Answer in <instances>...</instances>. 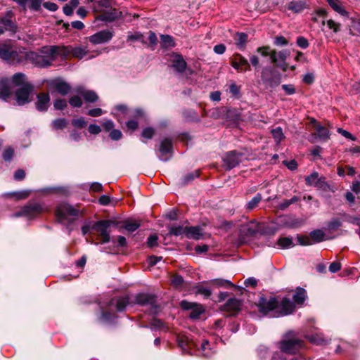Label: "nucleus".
Returning a JSON list of instances; mask_svg holds the SVG:
<instances>
[{
  "mask_svg": "<svg viewBox=\"0 0 360 360\" xmlns=\"http://www.w3.org/2000/svg\"><path fill=\"white\" fill-rule=\"evenodd\" d=\"M56 46L44 47L41 53L39 54L36 52L30 51L25 53V58L32 61L35 65L40 68H46L51 65L57 56H60L59 51H53Z\"/></svg>",
  "mask_w": 360,
  "mask_h": 360,
  "instance_id": "nucleus-1",
  "label": "nucleus"
},
{
  "mask_svg": "<svg viewBox=\"0 0 360 360\" xmlns=\"http://www.w3.org/2000/svg\"><path fill=\"white\" fill-rule=\"evenodd\" d=\"M295 309V305L288 297H283L278 302L271 297V316H286L292 314Z\"/></svg>",
  "mask_w": 360,
  "mask_h": 360,
  "instance_id": "nucleus-2",
  "label": "nucleus"
},
{
  "mask_svg": "<svg viewBox=\"0 0 360 360\" xmlns=\"http://www.w3.org/2000/svg\"><path fill=\"white\" fill-rule=\"evenodd\" d=\"M25 53L10 44H0V58L10 63H18L25 57Z\"/></svg>",
  "mask_w": 360,
  "mask_h": 360,
  "instance_id": "nucleus-3",
  "label": "nucleus"
},
{
  "mask_svg": "<svg viewBox=\"0 0 360 360\" xmlns=\"http://www.w3.org/2000/svg\"><path fill=\"white\" fill-rule=\"evenodd\" d=\"M77 214L78 211L66 203L59 205L56 211L57 220L60 223H70Z\"/></svg>",
  "mask_w": 360,
  "mask_h": 360,
  "instance_id": "nucleus-4",
  "label": "nucleus"
},
{
  "mask_svg": "<svg viewBox=\"0 0 360 360\" xmlns=\"http://www.w3.org/2000/svg\"><path fill=\"white\" fill-rule=\"evenodd\" d=\"M281 349L288 354H296L304 348V342L302 340L292 337L283 340L280 342Z\"/></svg>",
  "mask_w": 360,
  "mask_h": 360,
  "instance_id": "nucleus-5",
  "label": "nucleus"
},
{
  "mask_svg": "<svg viewBox=\"0 0 360 360\" xmlns=\"http://www.w3.org/2000/svg\"><path fill=\"white\" fill-rule=\"evenodd\" d=\"M250 63L256 68L260 65L270 63V49L269 46L259 47L257 49V55L250 58Z\"/></svg>",
  "mask_w": 360,
  "mask_h": 360,
  "instance_id": "nucleus-6",
  "label": "nucleus"
},
{
  "mask_svg": "<svg viewBox=\"0 0 360 360\" xmlns=\"http://www.w3.org/2000/svg\"><path fill=\"white\" fill-rule=\"evenodd\" d=\"M53 51H59L60 56L63 57H68L72 56L75 58L82 59L86 53L87 51L81 46H58L52 49Z\"/></svg>",
  "mask_w": 360,
  "mask_h": 360,
  "instance_id": "nucleus-7",
  "label": "nucleus"
},
{
  "mask_svg": "<svg viewBox=\"0 0 360 360\" xmlns=\"http://www.w3.org/2000/svg\"><path fill=\"white\" fill-rule=\"evenodd\" d=\"M112 221L109 220H101L96 222L92 229L98 233L102 243H106L110 241V233L108 229Z\"/></svg>",
  "mask_w": 360,
  "mask_h": 360,
  "instance_id": "nucleus-8",
  "label": "nucleus"
},
{
  "mask_svg": "<svg viewBox=\"0 0 360 360\" xmlns=\"http://www.w3.org/2000/svg\"><path fill=\"white\" fill-rule=\"evenodd\" d=\"M290 51L285 49L279 51L271 50V63H274L278 68L285 72L288 65L285 60L290 56Z\"/></svg>",
  "mask_w": 360,
  "mask_h": 360,
  "instance_id": "nucleus-9",
  "label": "nucleus"
},
{
  "mask_svg": "<svg viewBox=\"0 0 360 360\" xmlns=\"http://www.w3.org/2000/svg\"><path fill=\"white\" fill-rule=\"evenodd\" d=\"M245 159H246V156L243 153L233 150L227 153L224 157L223 160L226 168L231 169Z\"/></svg>",
  "mask_w": 360,
  "mask_h": 360,
  "instance_id": "nucleus-10",
  "label": "nucleus"
},
{
  "mask_svg": "<svg viewBox=\"0 0 360 360\" xmlns=\"http://www.w3.org/2000/svg\"><path fill=\"white\" fill-rule=\"evenodd\" d=\"M46 210V209L44 208L42 205L39 203H32L24 207L20 213L15 214V216L19 217L25 215L29 218H32Z\"/></svg>",
  "mask_w": 360,
  "mask_h": 360,
  "instance_id": "nucleus-11",
  "label": "nucleus"
},
{
  "mask_svg": "<svg viewBox=\"0 0 360 360\" xmlns=\"http://www.w3.org/2000/svg\"><path fill=\"white\" fill-rule=\"evenodd\" d=\"M113 37L112 32L105 30H101L89 37V41L94 45L108 42Z\"/></svg>",
  "mask_w": 360,
  "mask_h": 360,
  "instance_id": "nucleus-12",
  "label": "nucleus"
},
{
  "mask_svg": "<svg viewBox=\"0 0 360 360\" xmlns=\"http://www.w3.org/2000/svg\"><path fill=\"white\" fill-rule=\"evenodd\" d=\"M33 90V86L30 84H24L16 91V101L18 105H22L30 101V94Z\"/></svg>",
  "mask_w": 360,
  "mask_h": 360,
  "instance_id": "nucleus-13",
  "label": "nucleus"
},
{
  "mask_svg": "<svg viewBox=\"0 0 360 360\" xmlns=\"http://www.w3.org/2000/svg\"><path fill=\"white\" fill-rule=\"evenodd\" d=\"M305 183L307 186H314L319 188H324L326 186V178L320 176L319 173L314 172L305 177Z\"/></svg>",
  "mask_w": 360,
  "mask_h": 360,
  "instance_id": "nucleus-14",
  "label": "nucleus"
},
{
  "mask_svg": "<svg viewBox=\"0 0 360 360\" xmlns=\"http://www.w3.org/2000/svg\"><path fill=\"white\" fill-rule=\"evenodd\" d=\"M182 309L186 310H191L190 317L193 319H198L200 315L203 312L204 309L201 304L190 302L183 300L180 303Z\"/></svg>",
  "mask_w": 360,
  "mask_h": 360,
  "instance_id": "nucleus-15",
  "label": "nucleus"
},
{
  "mask_svg": "<svg viewBox=\"0 0 360 360\" xmlns=\"http://www.w3.org/2000/svg\"><path fill=\"white\" fill-rule=\"evenodd\" d=\"M172 142L169 139H163L159 148V158L162 161H167L172 157Z\"/></svg>",
  "mask_w": 360,
  "mask_h": 360,
  "instance_id": "nucleus-16",
  "label": "nucleus"
},
{
  "mask_svg": "<svg viewBox=\"0 0 360 360\" xmlns=\"http://www.w3.org/2000/svg\"><path fill=\"white\" fill-rule=\"evenodd\" d=\"M179 346L186 352H191V350L198 347V344L190 339L188 336L181 335L177 337Z\"/></svg>",
  "mask_w": 360,
  "mask_h": 360,
  "instance_id": "nucleus-17",
  "label": "nucleus"
},
{
  "mask_svg": "<svg viewBox=\"0 0 360 360\" xmlns=\"http://www.w3.org/2000/svg\"><path fill=\"white\" fill-rule=\"evenodd\" d=\"M75 91L82 95L86 102L93 103L98 100V97L95 91L86 90L83 86H78L76 87Z\"/></svg>",
  "mask_w": 360,
  "mask_h": 360,
  "instance_id": "nucleus-18",
  "label": "nucleus"
},
{
  "mask_svg": "<svg viewBox=\"0 0 360 360\" xmlns=\"http://www.w3.org/2000/svg\"><path fill=\"white\" fill-rule=\"evenodd\" d=\"M241 302L236 298L229 299L222 307L224 311L235 314L240 309Z\"/></svg>",
  "mask_w": 360,
  "mask_h": 360,
  "instance_id": "nucleus-19",
  "label": "nucleus"
},
{
  "mask_svg": "<svg viewBox=\"0 0 360 360\" xmlns=\"http://www.w3.org/2000/svg\"><path fill=\"white\" fill-rule=\"evenodd\" d=\"M262 224H260L244 225L240 229V233H244L246 236H253L257 233L262 232Z\"/></svg>",
  "mask_w": 360,
  "mask_h": 360,
  "instance_id": "nucleus-20",
  "label": "nucleus"
},
{
  "mask_svg": "<svg viewBox=\"0 0 360 360\" xmlns=\"http://www.w3.org/2000/svg\"><path fill=\"white\" fill-rule=\"evenodd\" d=\"M155 302V297L148 293H140L136 296L135 303L140 305H153Z\"/></svg>",
  "mask_w": 360,
  "mask_h": 360,
  "instance_id": "nucleus-21",
  "label": "nucleus"
},
{
  "mask_svg": "<svg viewBox=\"0 0 360 360\" xmlns=\"http://www.w3.org/2000/svg\"><path fill=\"white\" fill-rule=\"evenodd\" d=\"M50 102L49 95L46 93H41L37 96V102L36 103L37 109L39 111L47 110Z\"/></svg>",
  "mask_w": 360,
  "mask_h": 360,
  "instance_id": "nucleus-22",
  "label": "nucleus"
},
{
  "mask_svg": "<svg viewBox=\"0 0 360 360\" xmlns=\"http://www.w3.org/2000/svg\"><path fill=\"white\" fill-rule=\"evenodd\" d=\"M232 66L238 71H245L249 68V63L247 59L240 55H237L234 60L232 62Z\"/></svg>",
  "mask_w": 360,
  "mask_h": 360,
  "instance_id": "nucleus-23",
  "label": "nucleus"
},
{
  "mask_svg": "<svg viewBox=\"0 0 360 360\" xmlns=\"http://www.w3.org/2000/svg\"><path fill=\"white\" fill-rule=\"evenodd\" d=\"M51 86L60 94L66 95L70 90L69 84L63 81L54 80L51 82Z\"/></svg>",
  "mask_w": 360,
  "mask_h": 360,
  "instance_id": "nucleus-24",
  "label": "nucleus"
},
{
  "mask_svg": "<svg viewBox=\"0 0 360 360\" xmlns=\"http://www.w3.org/2000/svg\"><path fill=\"white\" fill-rule=\"evenodd\" d=\"M172 68L178 72H183L186 68V63L180 55L174 56Z\"/></svg>",
  "mask_w": 360,
  "mask_h": 360,
  "instance_id": "nucleus-25",
  "label": "nucleus"
},
{
  "mask_svg": "<svg viewBox=\"0 0 360 360\" xmlns=\"http://www.w3.org/2000/svg\"><path fill=\"white\" fill-rule=\"evenodd\" d=\"M115 304L117 310L118 311H122L129 304V296L126 295L124 297H117L116 299H112L110 302V304Z\"/></svg>",
  "mask_w": 360,
  "mask_h": 360,
  "instance_id": "nucleus-26",
  "label": "nucleus"
},
{
  "mask_svg": "<svg viewBox=\"0 0 360 360\" xmlns=\"http://www.w3.org/2000/svg\"><path fill=\"white\" fill-rule=\"evenodd\" d=\"M248 38V34L245 33L237 32L235 34L233 39L238 49L243 50L245 48Z\"/></svg>",
  "mask_w": 360,
  "mask_h": 360,
  "instance_id": "nucleus-27",
  "label": "nucleus"
},
{
  "mask_svg": "<svg viewBox=\"0 0 360 360\" xmlns=\"http://www.w3.org/2000/svg\"><path fill=\"white\" fill-rule=\"evenodd\" d=\"M327 2L335 12L342 16L348 17V12L345 11L342 3L339 0H327Z\"/></svg>",
  "mask_w": 360,
  "mask_h": 360,
  "instance_id": "nucleus-28",
  "label": "nucleus"
},
{
  "mask_svg": "<svg viewBox=\"0 0 360 360\" xmlns=\"http://www.w3.org/2000/svg\"><path fill=\"white\" fill-rule=\"evenodd\" d=\"M307 8L306 1H292L288 5V8L294 13H300Z\"/></svg>",
  "mask_w": 360,
  "mask_h": 360,
  "instance_id": "nucleus-29",
  "label": "nucleus"
},
{
  "mask_svg": "<svg viewBox=\"0 0 360 360\" xmlns=\"http://www.w3.org/2000/svg\"><path fill=\"white\" fill-rule=\"evenodd\" d=\"M207 283L210 285H212L217 288L224 287L229 288L236 287L235 285H233L230 281L221 278L210 280L207 282Z\"/></svg>",
  "mask_w": 360,
  "mask_h": 360,
  "instance_id": "nucleus-30",
  "label": "nucleus"
},
{
  "mask_svg": "<svg viewBox=\"0 0 360 360\" xmlns=\"http://www.w3.org/2000/svg\"><path fill=\"white\" fill-rule=\"evenodd\" d=\"M307 298V292L304 288H297L293 295V302L297 305H302Z\"/></svg>",
  "mask_w": 360,
  "mask_h": 360,
  "instance_id": "nucleus-31",
  "label": "nucleus"
},
{
  "mask_svg": "<svg viewBox=\"0 0 360 360\" xmlns=\"http://www.w3.org/2000/svg\"><path fill=\"white\" fill-rule=\"evenodd\" d=\"M202 235V230L199 226H187L186 236L188 238L198 240Z\"/></svg>",
  "mask_w": 360,
  "mask_h": 360,
  "instance_id": "nucleus-32",
  "label": "nucleus"
},
{
  "mask_svg": "<svg viewBox=\"0 0 360 360\" xmlns=\"http://www.w3.org/2000/svg\"><path fill=\"white\" fill-rule=\"evenodd\" d=\"M315 129H316V135L319 137V139L326 141H327L330 137V133L329 130L321 125V124H316L315 125Z\"/></svg>",
  "mask_w": 360,
  "mask_h": 360,
  "instance_id": "nucleus-33",
  "label": "nucleus"
},
{
  "mask_svg": "<svg viewBox=\"0 0 360 360\" xmlns=\"http://www.w3.org/2000/svg\"><path fill=\"white\" fill-rule=\"evenodd\" d=\"M15 27L13 22L8 18H3L0 21V35L2 34L4 31L8 30L15 32Z\"/></svg>",
  "mask_w": 360,
  "mask_h": 360,
  "instance_id": "nucleus-34",
  "label": "nucleus"
},
{
  "mask_svg": "<svg viewBox=\"0 0 360 360\" xmlns=\"http://www.w3.org/2000/svg\"><path fill=\"white\" fill-rule=\"evenodd\" d=\"M11 93L9 82L7 79H3L0 82V95L4 98L8 97Z\"/></svg>",
  "mask_w": 360,
  "mask_h": 360,
  "instance_id": "nucleus-35",
  "label": "nucleus"
},
{
  "mask_svg": "<svg viewBox=\"0 0 360 360\" xmlns=\"http://www.w3.org/2000/svg\"><path fill=\"white\" fill-rule=\"evenodd\" d=\"M12 83L16 86H23L24 84H29L26 82V77L22 73H16L12 77Z\"/></svg>",
  "mask_w": 360,
  "mask_h": 360,
  "instance_id": "nucleus-36",
  "label": "nucleus"
},
{
  "mask_svg": "<svg viewBox=\"0 0 360 360\" xmlns=\"http://www.w3.org/2000/svg\"><path fill=\"white\" fill-rule=\"evenodd\" d=\"M313 244L321 242L325 240V233L322 230L316 229L310 233Z\"/></svg>",
  "mask_w": 360,
  "mask_h": 360,
  "instance_id": "nucleus-37",
  "label": "nucleus"
},
{
  "mask_svg": "<svg viewBox=\"0 0 360 360\" xmlns=\"http://www.w3.org/2000/svg\"><path fill=\"white\" fill-rule=\"evenodd\" d=\"M307 338L312 343L316 345H323L327 343V340L324 338L323 335L321 333H316L314 335H307Z\"/></svg>",
  "mask_w": 360,
  "mask_h": 360,
  "instance_id": "nucleus-38",
  "label": "nucleus"
},
{
  "mask_svg": "<svg viewBox=\"0 0 360 360\" xmlns=\"http://www.w3.org/2000/svg\"><path fill=\"white\" fill-rule=\"evenodd\" d=\"M271 135L276 144H278L281 141L284 140L285 139V135L283 132V129L280 127H278L276 129H272Z\"/></svg>",
  "mask_w": 360,
  "mask_h": 360,
  "instance_id": "nucleus-39",
  "label": "nucleus"
},
{
  "mask_svg": "<svg viewBox=\"0 0 360 360\" xmlns=\"http://www.w3.org/2000/svg\"><path fill=\"white\" fill-rule=\"evenodd\" d=\"M277 245L281 248H289L294 245L292 238L289 237L280 238L277 241Z\"/></svg>",
  "mask_w": 360,
  "mask_h": 360,
  "instance_id": "nucleus-40",
  "label": "nucleus"
},
{
  "mask_svg": "<svg viewBox=\"0 0 360 360\" xmlns=\"http://www.w3.org/2000/svg\"><path fill=\"white\" fill-rule=\"evenodd\" d=\"M186 229H187V226H172L170 229H169V233L172 235H174L176 236H186Z\"/></svg>",
  "mask_w": 360,
  "mask_h": 360,
  "instance_id": "nucleus-41",
  "label": "nucleus"
},
{
  "mask_svg": "<svg viewBox=\"0 0 360 360\" xmlns=\"http://www.w3.org/2000/svg\"><path fill=\"white\" fill-rule=\"evenodd\" d=\"M161 45L165 48L173 47L175 44L172 37L169 35L161 36Z\"/></svg>",
  "mask_w": 360,
  "mask_h": 360,
  "instance_id": "nucleus-42",
  "label": "nucleus"
},
{
  "mask_svg": "<svg viewBox=\"0 0 360 360\" xmlns=\"http://www.w3.org/2000/svg\"><path fill=\"white\" fill-rule=\"evenodd\" d=\"M300 200V198L297 196H293L290 200H284L279 205H278V208L280 210H285L291 204L295 203Z\"/></svg>",
  "mask_w": 360,
  "mask_h": 360,
  "instance_id": "nucleus-43",
  "label": "nucleus"
},
{
  "mask_svg": "<svg viewBox=\"0 0 360 360\" xmlns=\"http://www.w3.org/2000/svg\"><path fill=\"white\" fill-rule=\"evenodd\" d=\"M262 196L260 193H258L256 196H255L250 201H249L247 204V208L250 210L255 209L261 201Z\"/></svg>",
  "mask_w": 360,
  "mask_h": 360,
  "instance_id": "nucleus-44",
  "label": "nucleus"
},
{
  "mask_svg": "<svg viewBox=\"0 0 360 360\" xmlns=\"http://www.w3.org/2000/svg\"><path fill=\"white\" fill-rule=\"evenodd\" d=\"M264 299H261L259 303V310L264 314H267L270 311V302L264 303Z\"/></svg>",
  "mask_w": 360,
  "mask_h": 360,
  "instance_id": "nucleus-45",
  "label": "nucleus"
},
{
  "mask_svg": "<svg viewBox=\"0 0 360 360\" xmlns=\"http://www.w3.org/2000/svg\"><path fill=\"white\" fill-rule=\"evenodd\" d=\"M327 26L330 30H332L334 32H338L340 30L341 25L339 22H335L333 20H328L326 22Z\"/></svg>",
  "mask_w": 360,
  "mask_h": 360,
  "instance_id": "nucleus-46",
  "label": "nucleus"
},
{
  "mask_svg": "<svg viewBox=\"0 0 360 360\" xmlns=\"http://www.w3.org/2000/svg\"><path fill=\"white\" fill-rule=\"evenodd\" d=\"M124 227L127 231L133 232L139 227V224L134 221H127L124 222Z\"/></svg>",
  "mask_w": 360,
  "mask_h": 360,
  "instance_id": "nucleus-47",
  "label": "nucleus"
},
{
  "mask_svg": "<svg viewBox=\"0 0 360 360\" xmlns=\"http://www.w3.org/2000/svg\"><path fill=\"white\" fill-rule=\"evenodd\" d=\"M67 123L68 122L65 119L60 118L53 121L52 124L53 128L56 129H63L66 126Z\"/></svg>",
  "mask_w": 360,
  "mask_h": 360,
  "instance_id": "nucleus-48",
  "label": "nucleus"
},
{
  "mask_svg": "<svg viewBox=\"0 0 360 360\" xmlns=\"http://www.w3.org/2000/svg\"><path fill=\"white\" fill-rule=\"evenodd\" d=\"M200 175L199 171H195L193 172L186 174L183 179V184H186L195 178L198 177Z\"/></svg>",
  "mask_w": 360,
  "mask_h": 360,
  "instance_id": "nucleus-49",
  "label": "nucleus"
},
{
  "mask_svg": "<svg viewBox=\"0 0 360 360\" xmlns=\"http://www.w3.org/2000/svg\"><path fill=\"white\" fill-rule=\"evenodd\" d=\"M297 240L302 245H311L313 244L311 236H300L297 237Z\"/></svg>",
  "mask_w": 360,
  "mask_h": 360,
  "instance_id": "nucleus-50",
  "label": "nucleus"
},
{
  "mask_svg": "<svg viewBox=\"0 0 360 360\" xmlns=\"http://www.w3.org/2000/svg\"><path fill=\"white\" fill-rule=\"evenodd\" d=\"M257 352L261 358H265L269 354V347L267 345H260L257 349Z\"/></svg>",
  "mask_w": 360,
  "mask_h": 360,
  "instance_id": "nucleus-51",
  "label": "nucleus"
},
{
  "mask_svg": "<svg viewBox=\"0 0 360 360\" xmlns=\"http://www.w3.org/2000/svg\"><path fill=\"white\" fill-rule=\"evenodd\" d=\"M72 124L74 127L77 128H83L87 124V122L83 117L74 119L72 121Z\"/></svg>",
  "mask_w": 360,
  "mask_h": 360,
  "instance_id": "nucleus-52",
  "label": "nucleus"
},
{
  "mask_svg": "<svg viewBox=\"0 0 360 360\" xmlns=\"http://www.w3.org/2000/svg\"><path fill=\"white\" fill-rule=\"evenodd\" d=\"M183 281V278L179 275L175 274L171 277V283L175 287L181 286Z\"/></svg>",
  "mask_w": 360,
  "mask_h": 360,
  "instance_id": "nucleus-53",
  "label": "nucleus"
},
{
  "mask_svg": "<svg viewBox=\"0 0 360 360\" xmlns=\"http://www.w3.org/2000/svg\"><path fill=\"white\" fill-rule=\"evenodd\" d=\"M281 88L286 95H292L296 92V89L293 84H283Z\"/></svg>",
  "mask_w": 360,
  "mask_h": 360,
  "instance_id": "nucleus-54",
  "label": "nucleus"
},
{
  "mask_svg": "<svg viewBox=\"0 0 360 360\" xmlns=\"http://www.w3.org/2000/svg\"><path fill=\"white\" fill-rule=\"evenodd\" d=\"M13 149L11 147H8L6 148L3 153V158L5 161H10L13 158Z\"/></svg>",
  "mask_w": 360,
  "mask_h": 360,
  "instance_id": "nucleus-55",
  "label": "nucleus"
},
{
  "mask_svg": "<svg viewBox=\"0 0 360 360\" xmlns=\"http://www.w3.org/2000/svg\"><path fill=\"white\" fill-rule=\"evenodd\" d=\"M297 44L302 49H307L309 45L308 40L302 36L297 38Z\"/></svg>",
  "mask_w": 360,
  "mask_h": 360,
  "instance_id": "nucleus-56",
  "label": "nucleus"
},
{
  "mask_svg": "<svg viewBox=\"0 0 360 360\" xmlns=\"http://www.w3.org/2000/svg\"><path fill=\"white\" fill-rule=\"evenodd\" d=\"M69 103L73 107H80L82 105V99L78 96H72Z\"/></svg>",
  "mask_w": 360,
  "mask_h": 360,
  "instance_id": "nucleus-57",
  "label": "nucleus"
},
{
  "mask_svg": "<svg viewBox=\"0 0 360 360\" xmlns=\"http://www.w3.org/2000/svg\"><path fill=\"white\" fill-rule=\"evenodd\" d=\"M274 44L276 46H284L288 44V41L284 37L277 36L275 37Z\"/></svg>",
  "mask_w": 360,
  "mask_h": 360,
  "instance_id": "nucleus-58",
  "label": "nucleus"
},
{
  "mask_svg": "<svg viewBox=\"0 0 360 360\" xmlns=\"http://www.w3.org/2000/svg\"><path fill=\"white\" fill-rule=\"evenodd\" d=\"M196 292L198 294L204 295L205 297H208L211 295V290L208 288L203 286L198 287Z\"/></svg>",
  "mask_w": 360,
  "mask_h": 360,
  "instance_id": "nucleus-59",
  "label": "nucleus"
},
{
  "mask_svg": "<svg viewBox=\"0 0 360 360\" xmlns=\"http://www.w3.org/2000/svg\"><path fill=\"white\" fill-rule=\"evenodd\" d=\"M244 285L247 288H255L257 285V280L254 277H249L245 280Z\"/></svg>",
  "mask_w": 360,
  "mask_h": 360,
  "instance_id": "nucleus-60",
  "label": "nucleus"
},
{
  "mask_svg": "<svg viewBox=\"0 0 360 360\" xmlns=\"http://www.w3.org/2000/svg\"><path fill=\"white\" fill-rule=\"evenodd\" d=\"M155 133V131L153 128L151 127H147V128H145L143 131H142V136L143 138H146V139H150L153 134Z\"/></svg>",
  "mask_w": 360,
  "mask_h": 360,
  "instance_id": "nucleus-61",
  "label": "nucleus"
},
{
  "mask_svg": "<svg viewBox=\"0 0 360 360\" xmlns=\"http://www.w3.org/2000/svg\"><path fill=\"white\" fill-rule=\"evenodd\" d=\"M54 108L58 110H63L67 106V103L64 99H58L53 103Z\"/></svg>",
  "mask_w": 360,
  "mask_h": 360,
  "instance_id": "nucleus-62",
  "label": "nucleus"
},
{
  "mask_svg": "<svg viewBox=\"0 0 360 360\" xmlns=\"http://www.w3.org/2000/svg\"><path fill=\"white\" fill-rule=\"evenodd\" d=\"M210 343L208 341L205 340L200 344V352L203 356H208L210 353L207 351V348L208 347Z\"/></svg>",
  "mask_w": 360,
  "mask_h": 360,
  "instance_id": "nucleus-63",
  "label": "nucleus"
},
{
  "mask_svg": "<svg viewBox=\"0 0 360 360\" xmlns=\"http://www.w3.org/2000/svg\"><path fill=\"white\" fill-rule=\"evenodd\" d=\"M122 136V132L118 129H112L110 133V137L115 141L120 139Z\"/></svg>",
  "mask_w": 360,
  "mask_h": 360,
  "instance_id": "nucleus-64",
  "label": "nucleus"
}]
</instances>
